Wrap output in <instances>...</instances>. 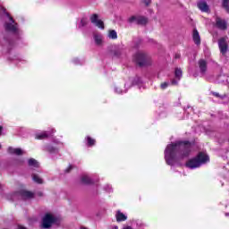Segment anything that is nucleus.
Wrapping results in <instances>:
<instances>
[{"instance_id":"nucleus-4","label":"nucleus","mask_w":229,"mask_h":229,"mask_svg":"<svg viewBox=\"0 0 229 229\" xmlns=\"http://www.w3.org/2000/svg\"><path fill=\"white\" fill-rule=\"evenodd\" d=\"M5 19L8 22L4 24V28L6 31H10L11 33L19 34V27L17 26V23L13 21V18L11 17L10 14H5Z\"/></svg>"},{"instance_id":"nucleus-16","label":"nucleus","mask_w":229,"mask_h":229,"mask_svg":"<svg viewBox=\"0 0 229 229\" xmlns=\"http://www.w3.org/2000/svg\"><path fill=\"white\" fill-rule=\"evenodd\" d=\"M198 6H199V10H201V12H208V4H207V3L199 2L198 4Z\"/></svg>"},{"instance_id":"nucleus-23","label":"nucleus","mask_w":229,"mask_h":229,"mask_svg":"<svg viewBox=\"0 0 229 229\" xmlns=\"http://www.w3.org/2000/svg\"><path fill=\"white\" fill-rule=\"evenodd\" d=\"M127 90H128L127 89H122L121 87H119V86L114 87V92L116 94H125V92H127Z\"/></svg>"},{"instance_id":"nucleus-20","label":"nucleus","mask_w":229,"mask_h":229,"mask_svg":"<svg viewBox=\"0 0 229 229\" xmlns=\"http://www.w3.org/2000/svg\"><path fill=\"white\" fill-rule=\"evenodd\" d=\"M78 185H87V175H81L78 180Z\"/></svg>"},{"instance_id":"nucleus-18","label":"nucleus","mask_w":229,"mask_h":229,"mask_svg":"<svg viewBox=\"0 0 229 229\" xmlns=\"http://www.w3.org/2000/svg\"><path fill=\"white\" fill-rule=\"evenodd\" d=\"M47 151H48V153H57L58 152V148L55 147V145H49L47 147Z\"/></svg>"},{"instance_id":"nucleus-2","label":"nucleus","mask_w":229,"mask_h":229,"mask_svg":"<svg viewBox=\"0 0 229 229\" xmlns=\"http://www.w3.org/2000/svg\"><path fill=\"white\" fill-rule=\"evenodd\" d=\"M207 162H210V157H208V155L201 152L197 156V157L190 159L186 163V166L190 169H196L203 165V164H207Z\"/></svg>"},{"instance_id":"nucleus-37","label":"nucleus","mask_w":229,"mask_h":229,"mask_svg":"<svg viewBox=\"0 0 229 229\" xmlns=\"http://www.w3.org/2000/svg\"><path fill=\"white\" fill-rule=\"evenodd\" d=\"M225 216H229V214H228V213H226V214H225Z\"/></svg>"},{"instance_id":"nucleus-8","label":"nucleus","mask_w":229,"mask_h":229,"mask_svg":"<svg viewBox=\"0 0 229 229\" xmlns=\"http://www.w3.org/2000/svg\"><path fill=\"white\" fill-rule=\"evenodd\" d=\"M93 38L96 46L98 47H102V46L105 44V40L103 39V36L99 33L93 34Z\"/></svg>"},{"instance_id":"nucleus-22","label":"nucleus","mask_w":229,"mask_h":229,"mask_svg":"<svg viewBox=\"0 0 229 229\" xmlns=\"http://www.w3.org/2000/svg\"><path fill=\"white\" fill-rule=\"evenodd\" d=\"M32 180L33 182H35L36 183H44V180H42V178H40V176L37 175V174H33L32 175Z\"/></svg>"},{"instance_id":"nucleus-13","label":"nucleus","mask_w":229,"mask_h":229,"mask_svg":"<svg viewBox=\"0 0 229 229\" xmlns=\"http://www.w3.org/2000/svg\"><path fill=\"white\" fill-rule=\"evenodd\" d=\"M8 152L11 155H22L24 153L21 148H15L13 147H9Z\"/></svg>"},{"instance_id":"nucleus-21","label":"nucleus","mask_w":229,"mask_h":229,"mask_svg":"<svg viewBox=\"0 0 229 229\" xmlns=\"http://www.w3.org/2000/svg\"><path fill=\"white\" fill-rule=\"evenodd\" d=\"M29 165L30 167H38V162L34 158H30L29 159Z\"/></svg>"},{"instance_id":"nucleus-34","label":"nucleus","mask_w":229,"mask_h":229,"mask_svg":"<svg viewBox=\"0 0 229 229\" xmlns=\"http://www.w3.org/2000/svg\"><path fill=\"white\" fill-rule=\"evenodd\" d=\"M178 84V81H172V85H177Z\"/></svg>"},{"instance_id":"nucleus-39","label":"nucleus","mask_w":229,"mask_h":229,"mask_svg":"<svg viewBox=\"0 0 229 229\" xmlns=\"http://www.w3.org/2000/svg\"><path fill=\"white\" fill-rule=\"evenodd\" d=\"M0 189H1V184H0Z\"/></svg>"},{"instance_id":"nucleus-36","label":"nucleus","mask_w":229,"mask_h":229,"mask_svg":"<svg viewBox=\"0 0 229 229\" xmlns=\"http://www.w3.org/2000/svg\"><path fill=\"white\" fill-rule=\"evenodd\" d=\"M1 131H3V126H0V135H1Z\"/></svg>"},{"instance_id":"nucleus-33","label":"nucleus","mask_w":229,"mask_h":229,"mask_svg":"<svg viewBox=\"0 0 229 229\" xmlns=\"http://www.w3.org/2000/svg\"><path fill=\"white\" fill-rule=\"evenodd\" d=\"M73 63H75L76 64H80V59L79 58H74Z\"/></svg>"},{"instance_id":"nucleus-28","label":"nucleus","mask_w":229,"mask_h":229,"mask_svg":"<svg viewBox=\"0 0 229 229\" xmlns=\"http://www.w3.org/2000/svg\"><path fill=\"white\" fill-rule=\"evenodd\" d=\"M87 183H88V185H92V183H94V180H92V178H90V177H88Z\"/></svg>"},{"instance_id":"nucleus-11","label":"nucleus","mask_w":229,"mask_h":229,"mask_svg":"<svg viewBox=\"0 0 229 229\" xmlns=\"http://www.w3.org/2000/svg\"><path fill=\"white\" fill-rule=\"evenodd\" d=\"M21 196L23 198V199H31V198L34 197L33 192L23 190L21 191Z\"/></svg>"},{"instance_id":"nucleus-15","label":"nucleus","mask_w":229,"mask_h":229,"mask_svg":"<svg viewBox=\"0 0 229 229\" xmlns=\"http://www.w3.org/2000/svg\"><path fill=\"white\" fill-rule=\"evenodd\" d=\"M193 40L197 46L201 44V38H199V32H198V30H193Z\"/></svg>"},{"instance_id":"nucleus-30","label":"nucleus","mask_w":229,"mask_h":229,"mask_svg":"<svg viewBox=\"0 0 229 229\" xmlns=\"http://www.w3.org/2000/svg\"><path fill=\"white\" fill-rule=\"evenodd\" d=\"M72 170V165H70L69 167H67V168L64 170V173H71Z\"/></svg>"},{"instance_id":"nucleus-38","label":"nucleus","mask_w":229,"mask_h":229,"mask_svg":"<svg viewBox=\"0 0 229 229\" xmlns=\"http://www.w3.org/2000/svg\"><path fill=\"white\" fill-rule=\"evenodd\" d=\"M81 229H87V228L83 227V228H81Z\"/></svg>"},{"instance_id":"nucleus-35","label":"nucleus","mask_w":229,"mask_h":229,"mask_svg":"<svg viewBox=\"0 0 229 229\" xmlns=\"http://www.w3.org/2000/svg\"><path fill=\"white\" fill-rule=\"evenodd\" d=\"M123 229H133V228H131V226H125Z\"/></svg>"},{"instance_id":"nucleus-3","label":"nucleus","mask_w":229,"mask_h":229,"mask_svg":"<svg viewBox=\"0 0 229 229\" xmlns=\"http://www.w3.org/2000/svg\"><path fill=\"white\" fill-rule=\"evenodd\" d=\"M133 60L138 65H140V67H146L153 64L151 56L144 52L136 53Z\"/></svg>"},{"instance_id":"nucleus-42","label":"nucleus","mask_w":229,"mask_h":229,"mask_svg":"<svg viewBox=\"0 0 229 229\" xmlns=\"http://www.w3.org/2000/svg\"><path fill=\"white\" fill-rule=\"evenodd\" d=\"M0 148H1V145H0Z\"/></svg>"},{"instance_id":"nucleus-14","label":"nucleus","mask_w":229,"mask_h":229,"mask_svg":"<svg viewBox=\"0 0 229 229\" xmlns=\"http://www.w3.org/2000/svg\"><path fill=\"white\" fill-rule=\"evenodd\" d=\"M216 26L219 30H226V21L221 18H216Z\"/></svg>"},{"instance_id":"nucleus-12","label":"nucleus","mask_w":229,"mask_h":229,"mask_svg":"<svg viewBox=\"0 0 229 229\" xmlns=\"http://www.w3.org/2000/svg\"><path fill=\"white\" fill-rule=\"evenodd\" d=\"M115 217H116V221L118 223H121L123 221H126V219H128V216L126 215H124V213H123L121 211H117L116 212Z\"/></svg>"},{"instance_id":"nucleus-32","label":"nucleus","mask_w":229,"mask_h":229,"mask_svg":"<svg viewBox=\"0 0 229 229\" xmlns=\"http://www.w3.org/2000/svg\"><path fill=\"white\" fill-rule=\"evenodd\" d=\"M130 22H134V21H137V18L135 16H132L129 19Z\"/></svg>"},{"instance_id":"nucleus-6","label":"nucleus","mask_w":229,"mask_h":229,"mask_svg":"<svg viewBox=\"0 0 229 229\" xmlns=\"http://www.w3.org/2000/svg\"><path fill=\"white\" fill-rule=\"evenodd\" d=\"M89 21H91L92 24H95L97 28H99V30H105V23L103 21L99 20V16L98 14H92L89 17Z\"/></svg>"},{"instance_id":"nucleus-17","label":"nucleus","mask_w":229,"mask_h":229,"mask_svg":"<svg viewBox=\"0 0 229 229\" xmlns=\"http://www.w3.org/2000/svg\"><path fill=\"white\" fill-rule=\"evenodd\" d=\"M48 135H49V131L38 132L36 134V139L42 140V139H47Z\"/></svg>"},{"instance_id":"nucleus-5","label":"nucleus","mask_w":229,"mask_h":229,"mask_svg":"<svg viewBox=\"0 0 229 229\" xmlns=\"http://www.w3.org/2000/svg\"><path fill=\"white\" fill-rule=\"evenodd\" d=\"M56 223V217L52 214H46L42 220V228H51Z\"/></svg>"},{"instance_id":"nucleus-29","label":"nucleus","mask_w":229,"mask_h":229,"mask_svg":"<svg viewBox=\"0 0 229 229\" xmlns=\"http://www.w3.org/2000/svg\"><path fill=\"white\" fill-rule=\"evenodd\" d=\"M126 87H127L128 89H130V88L131 87V80H129V81L125 83V89H126Z\"/></svg>"},{"instance_id":"nucleus-31","label":"nucleus","mask_w":229,"mask_h":229,"mask_svg":"<svg viewBox=\"0 0 229 229\" xmlns=\"http://www.w3.org/2000/svg\"><path fill=\"white\" fill-rule=\"evenodd\" d=\"M143 3L146 4V6H149L151 0H143Z\"/></svg>"},{"instance_id":"nucleus-9","label":"nucleus","mask_w":229,"mask_h":229,"mask_svg":"<svg viewBox=\"0 0 229 229\" xmlns=\"http://www.w3.org/2000/svg\"><path fill=\"white\" fill-rule=\"evenodd\" d=\"M77 28L78 30H81V31H83L87 28V17H82L78 20L77 21Z\"/></svg>"},{"instance_id":"nucleus-27","label":"nucleus","mask_w":229,"mask_h":229,"mask_svg":"<svg viewBox=\"0 0 229 229\" xmlns=\"http://www.w3.org/2000/svg\"><path fill=\"white\" fill-rule=\"evenodd\" d=\"M167 87H169V83H167V82H163V83L161 84V89H162L163 90H165V89H167Z\"/></svg>"},{"instance_id":"nucleus-40","label":"nucleus","mask_w":229,"mask_h":229,"mask_svg":"<svg viewBox=\"0 0 229 229\" xmlns=\"http://www.w3.org/2000/svg\"><path fill=\"white\" fill-rule=\"evenodd\" d=\"M115 229H117V227H115Z\"/></svg>"},{"instance_id":"nucleus-26","label":"nucleus","mask_w":229,"mask_h":229,"mask_svg":"<svg viewBox=\"0 0 229 229\" xmlns=\"http://www.w3.org/2000/svg\"><path fill=\"white\" fill-rule=\"evenodd\" d=\"M223 1V6L225 10H229L228 3L229 0H222Z\"/></svg>"},{"instance_id":"nucleus-41","label":"nucleus","mask_w":229,"mask_h":229,"mask_svg":"<svg viewBox=\"0 0 229 229\" xmlns=\"http://www.w3.org/2000/svg\"><path fill=\"white\" fill-rule=\"evenodd\" d=\"M115 229H117V227H115Z\"/></svg>"},{"instance_id":"nucleus-25","label":"nucleus","mask_w":229,"mask_h":229,"mask_svg":"<svg viewBox=\"0 0 229 229\" xmlns=\"http://www.w3.org/2000/svg\"><path fill=\"white\" fill-rule=\"evenodd\" d=\"M182 76V69L176 68L175 69V78H177V80H181Z\"/></svg>"},{"instance_id":"nucleus-1","label":"nucleus","mask_w":229,"mask_h":229,"mask_svg":"<svg viewBox=\"0 0 229 229\" xmlns=\"http://www.w3.org/2000/svg\"><path fill=\"white\" fill-rule=\"evenodd\" d=\"M192 143L189 141H175L168 144L165 149V160L167 165H174L180 160L191 155Z\"/></svg>"},{"instance_id":"nucleus-10","label":"nucleus","mask_w":229,"mask_h":229,"mask_svg":"<svg viewBox=\"0 0 229 229\" xmlns=\"http://www.w3.org/2000/svg\"><path fill=\"white\" fill-rule=\"evenodd\" d=\"M198 64L200 72L205 74L207 72V61L200 59Z\"/></svg>"},{"instance_id":"nucleus-7","label":"nucleus","mask_w":229,"mask_h":229,"mask_svg":"<svg viewBox=\"0 0 229 229\" xmlns=\"http://www.w3.org/2000/svg\"><path fill=\"white\" fill-rule=\"evenodd\" d=\"M219 49L222 55H225L228 51V43L226 42V38H222L218 41Z\"/></svg>"},{"instance_id":"nucleus-19","label":"nucleus","mask_w":229,"mask_h":229,"mask_svg":"<svg viewBox=\"0 0 229 229\" xmlns=\"http://www.w3.org/2000/svg\"><path fill=\"white\" fill-rule=\"evenodd\" d=\"M107 37H108V38H111L112 40H115L117 38V31L109 30Z\"/></svg>"},{"instance_id":"nucleus-24","label":"nucleus","mask_w":229,"mask_h":229,"mask_svg":"<svg viewBox=\"0 0 229 229\" xmlns=\"http://www.w3.org/2000/svg\"><path fill=\"white\" fill-rule=\"evenodd\" d=\"M87 144L88 146H89L90 148H92V146H96V140L90 137L87 138Z\"/></svg>"}]
</instances>
